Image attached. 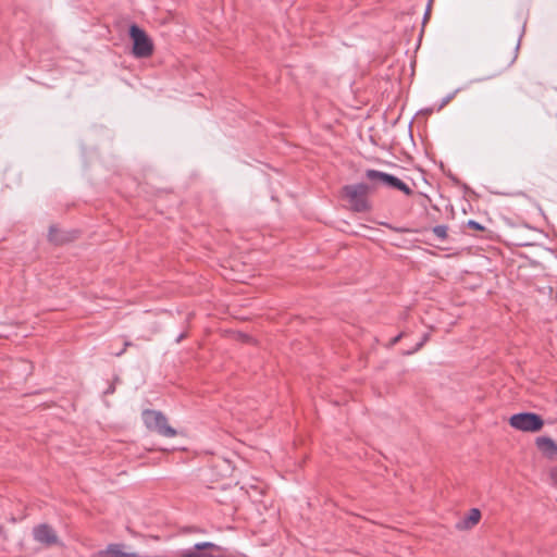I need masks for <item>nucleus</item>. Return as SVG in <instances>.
Wrapping results in <instances>:
<instances>
[{
  "label": "nucleus",
  "mask_w": 557,
  "mask_h": 557,
  "mask_svg": "<svg viewBox=\"0 0 557 557\" xmlns=\"http://www.w3.org/2000/svg\"><path fill=\"white\" fill-rule=\"evenodd\" d=\"M343 195L347 198L355 212H367L371 209L368 195L371 186L366 183L348 184L343 186Z\"/></svg>",
  "instance_id": "1"
},
{
  "label": "nucleus",
  "mask_w": 557,
  "mask_h": 557,
  "mask_svg": "<svg viewBox=\"0 0 557 557\" xmlns=\"http://www.w3.org/2000/svg\"><path fill=\"white\" fill-rule=\"evenodd\" d=\"M141 419L145 426L152 432L164 437H174L177 432L168 423V418L160 410L146 409L141 413Z\"/></svg>",
  "instance_id": "2"
},
{
  "label": "nucleus",
  "mask_w": 557,
  "mask_h": 557,
  "mask_svg": "<svg viewBox=\"0 0 557 557\" xmlns=\"http://www.w3.org/2000/svg\"><path fill=\"white\" fill-rule=\"evenodd\" d=\"M128 35L133 42L132 53L135 58L144 59L153 53V42L147 33L137 24H132Z\"/></svg>",
  "instance_id": "3"
},
{
  "label": "nucleus",
  "mask_w": 557,
  "mask_h": 557,
  "mask_svg": "<svg viewBox=\"0 0 557 557\" xmlns=\"http://www.w3.org/2000/svg\"><path fill=\"white\" fill-rule=\"evenodd\" d=\"M509 425L522 432H539L544 425L541 414L531 411L513 413L509 418Z\"/></svg>",
  "instance_id": "4"
},
{
  "label": "nucleus",
  "mask_w": 557,
  "mask_h": 557,
  "mask_svg": "<svg viewBox=\"0 0 557 557\" xmlns=\"http://www.w3.org/2000/svg\"><path fill=\"white\" fill-rule=\"evenodd\" d=\"M34 540L40 544L51 546L58 543V535L52 527L47 523H41L33 529Z\"/></svg>",
  "instance_id": "5"
},
{
  "label": "nucleus",
  "mask_w": 557,
  "mask_h": 557,
  "mask_svg": "<svg viewBox=\"0 0 557 557\" xmlns=\"http://www.w3.org/2000/svg\"><path fill=\"white\" fill-rule=\"evenodd\" d=\"M389 176V173L374 169H368L364 172V177L371 183V189L375 188L377 185L386 187Z\"/></svg>",
  "instance_id": "6"
},
{
  "label": "nucleus",
  "mask_w": 557,
  "mask_h": 557,
  "mask_svg": "<svg viewBox=\"0 0 557 557\" xmlns=\"http://www.w3.org/2000/svg\"><path fill=\"white\" fill-rule=\"evenodd\" d=\"M537 448L547 457L553 458L557 455V444L548 436H540L536 438Z\"/></svg>",
  "instance_id": "7"
},
{
  "label": "nucleus",
  "mask_w": 557,
  "mask_h": 557,
  "mask_svg": "<svg viewBox=\"0 0 557 557\" xmlns=\"http://www.w3.org/2000/svg\"><path fill=\"white\" fill-rule=\"evenodd\" d=\"M480 518H481L480 509L472 508L469 510L468 515L463 519H461L460 521H458L456 523V528L458 530L471 529L480 521Z\"/></svg>",
  "instance_id": "8"
},
{
  "label": "nucleus",
  "mask_w": 557,
  "mask_h": 557,
  "mask_svg": "<svg viewBox=\"0 0 557 557\" xmlns=\"http://www.w3.org/2000/svg\"><path fill=\"white\" fill-rule=\"evenodd\" d=\"M386 187L399 190L404 193L406 196H411L413 194V190L405 182H403L400 178L393 174H391Z\"/></svg>",
  "instance_id": "9"
},
{
  "label": "nucleus",
  "mask_w": 557,
  "mask_h": 557,
  "mask_svg": "<svg viewBox=\"0 0 557 557\" xmlns=\"http://www.w3.org/2000/svg\"><path fill=\"white\" fill-rule=\"evenodd\" d=\"M48 238L50 242L59 245L65 242V237L60 233L59 228L55 225H51L48 232Z\"/></svg>",
  "instance_id": "10"
},
{
  "label": "nucleus",
  "mask_w": 557,
  "mask_h": 557,
  "mask_svg": "<svg viewBox=\"0 0 557 557\" xmlns=\"http://www.w3.org/2000/svg\"><path fill=\"white\" fill-rule=\"evenodd\" d=\"M519 47H520V39L518 40V42L515 47L513 55L510 57V59L506 62V64L502 69H499L496 73L492 74L487 78L495 77V76L499 75L500 73H503L505 70H507L509 66H511L517 59Z\"/></svg>",
  "instance_id": "11"
},
{
  "label": "nucleus",
  "mask_w": 557,
  "mask_h": 557,
  "mask_svg": "<svg viewBox=\"0 0 557 557\" xmlns=\"http://www.w3.org/2000/svg\"><path fill=\"white\" fill-rule=\"evenodd\" d=\"M448 227L446 225H436L433 227L432 232L440 240L444 242L447 238Z\"/></svg>",
  "instance_id": "12"
},
{
  "label": "nucleus",
  "mask_w": 557,
  "mask_h": 557,
  "mask_svg": "<svg viewBox=\"0 0 557 557\" xmlns=\"http://www.w3.org/2000/svg\"><path fill=\"white\" fill-rule=\"evenodd\" d=\"M458 91L459 89H456L455 91L448 94L445 98H443L438 106V110H442L456 96Z\"/></svg>",
  "instance_id": "13"
},
{
  "label": "nucleus",
  "mask_w": 557,
  "mask_h": 557,
  "mask_svg": "<svg viewBox=\"0 0 557 557\" xmlns=\"http://www.w3.org/2000/svg\"><path fill=\"white\" fill-rule=\"evenodd\" d=\"M466 225H467V227L475 230V231H484L485 230V227L475 220H469Z\"/></svg>",
  "instance_id": "14"
},
{
  "label": "nucleus",
  "mask_w": 557,
  "mask_h": 557,
  "mask_svg": "<svg viewBox=\"0 0 557 557\" xmlns=\"http://www.w3.org/2000/svg\"><path fill=\"white\" fill-rule=\"evenodd\" d=\"M423 346H419V342L412 347L411 349L401 351L403 356H411L416 352H418Z\"/></svg>",
  "instance_id": "15"
},
{
  "label": "nucleus",
  "mask_w": 557,
  "mask_h": 557,
  "mask_svg": "<svg viewBox=\"0 0 557 557\" xmlns=\"http://www.w3.org/2000/svg\"><path fill=\"white\" fill-rule=\"evenodd\" d=\"M404 335H405V333H404V332L398 333L396 336H394V337L389 341V343H388L387 347L389 348V347H393L394 345H396V344H397V343H398V342L404 337Z\"/></svg>",
  "instance_id": "16"
},
{
  "label": "nucleus",
  "mask_w": 557,
  "mask_h": 557,
  "mask_svg": "<svg viewBox=\"0 0 557 557\" xmlns=\"http://www.w3.org/2000/svg\"><path fill=\"white\" fill-rule=\"evenodd\" d=\"M430 336L431 334L429 332H425L422 336H421V339L419 341V346H424L429 339H430Z\"/></svg>",
  "instance_id": "17"
},
{
  "label": "nucleus",
  "mask_w": 557,
  "mask_h": 557,
  "mask_svg": "<svg viewBox=\"0 0 557 557\" xmlns=\"http://www.w3.org/2000/svg\"><path fill=\"white\" fill-rule=\"evenodd\" d=\"M550 479L553 484L557 487V466L550 470Z\"/></svg>",
  "instance_id": "18"
},
{
  "label": "nucleus",
  "mask_w": 557,
  "mask_h": 557,
  "mask_svg": "<svg viewBox=\"0 0 557 557\" xmlns=\"http://www.w3.org/2000/svg\"><path fill=\"white\" fill-rule=\"evenodd\" d=\"M115 392V386L113 383H111L108 388L103 392L104 395H111Z\"/></svg>",
  "instance_id": "19"
},
{
  "label": "nucleus",
  "mask_w": 557,
  "mask_h": 557,
  "mask_svg": "<svg viewBox=\"0 0 557 557\" xmlns=\"http://www.w3.org/2000/svg\"><path fill=\"white\" fill-rule=\"evenodd\" d=\"M430 4H431V1L429 2L428 8H426V11H425V13H424L423 22H425V21L428 20L429 12H430Z\"/></svg>",
  "instance_id": "20"
},
{
  "label": "nucleus",
  "mask_w": 557,
  "mask_h": 557,
  "mask_svg": "<svg viewBox=\"0 0 557 557\" xmlns=\"http://www.w3.org/2000/svg\"><path fill=\"white\" fill-rule=\"evenodd\" d=\"M125 351H126V350H125V347L120 348V351L114 352V356H115V357H121Z\"/></svg>",
  "instance_id": "21"
},
{
  "label": "nucleus",
  "mask_w": 557,
  "mask_h": 557,
  "mask_svg": "<svg viewBox=\"0 0 557 557\" xmlns=\"http://www.w3.org/2000/svg\"><path fill=\"white\" fill-rule=\"evenodd\" d=\"M184 337H185V333L178 334L177 337L175 338V343L178 344Z\"/></svg>",
  "instance_id": "22"
},
{
  "label": "nucleus",
  "mask_w": 557,
  "mask_h": 557,
  "mask_svg": "<svg viewBox=\"0 0 557 557\" xmlns=\"http://www.w3.org/2000/svg\"><path fill=\"white\" fill-rule=\"evenodd\" d=\"M132 345H133L132 342L126 341V342H124V346L123 347H125V349H126L127 347H129Z\"/></svg>",
  "instance_id": "23"
}]
</instances>
